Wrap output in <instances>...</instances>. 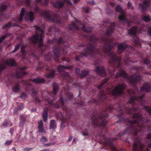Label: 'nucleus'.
Instances as JSON below:
<instances>
[{
	"mask_svg": "<svg viewBox=\"0 0 151 151\" xmlns=\"http://www.w3.org/2000/svg\"><path fill=\"white\" fill-rule=\"evenodd\" d=\"M35 13H38L50 22L60 24L63 22L62 19H61L57 14H54L53 17L51 16L49 11H43L40 9L38 7L35 8Z\"/></svg>",
	"mask_w": 151,
	"mask_h": 151,
	"instance_id": "4",
	"label": "nucleus"
},
{
	"mask_svg": "<svg viewBox=\"0 0 151 151\" xmlns=\"http://www.w3.org/2000/svg\"><path fill=\"white\" fill-rule=\"evenodd\" d=\"M48 31L50 32H52L55 31V27L54 25L52 26L48 29Z\"/></svg>",
	"mask_w": 151,
	"mask_h": 151,
	"instance_id": "46",
	"label": "nucleus"
},
{
	"mask_svg": "<svg viewBox=\"0 0 151 151\" xmlns=\"http://www.w3.org/2000/svg\"><path fill=\"white\" fill-rule=\"evenodd\" d=\"M31 1V0H26L25 5L27 6H30Z\"/></svg>",
	"mask_w": 151,
	"mask_h": 151,
	"instance_id": "54",
	"label": "nucleus"
},
{
	"mask_svg": "<svg viewBox=\"0 0 151 151\" xmlns=\"http://www.w3.org/2000/svg\"><path fill=\"white\" fill-rule=\"evenodd\" d=\"M15 26V24H12L10 22H9L7 24H6L3 27V28L4 29H5L8 27H10L12 26Z\"/></svg>",
	"mask_w": 151,
	"mask_h": 151,
	"instance_id": "39",
	"label": "nucleus"
},
{
	"mask_svg": "<svg viewBox=\"0 0 151 151\" xmlns=\"http://www.w3.org/2000/svg\"><path fill=\"white\" fill-rule=\"evenodd\" d=\"M56 127V124L55 121L54 119L51 120L50 122V129H54Z\"/></svg>",
	"mask_w": 151,
	"mask_h": 151,
	"instance_id": "28",
	"label": "nucleus"
},
{
	"mask_svg": "<svg viewBox=\"0 0 151 151\" xmlns=\"http://www.w3.org/2000/svg\"><path fill=\"white\" fill-rule=\"evenodd\" d=\"M101 63V61L100 60H98L96 61L94 63V65L95 66H97L100 64Z\"/></svg>",
	"mask_w": 151,
	"mask_h": 151,
	"instance_id": "49",
	"label": "nucleus"
},
{
	"mask_svg": "<svg viewBox=\"0 0 151 151\" xmlns=\"http://www.w3.org/2000/svg\"><path fill=\"white\" fill-rule=\"evenodd\" d=\"M45 100L48 102L49 104L50 105H52L53 103V101L52 99H49L48 97H47L45 99Z\"/></svg>",
	"mask_w": 151,
	"mask_h": 151,
	"instance_id": "42",
	"label": "nucleus"
},
{
	"mask_svg": "<svg viewBox=\"0 0 151 151\" xmlns=\"http://www.w3.org/2000/svg\"><path fill=\"white\" fill-rule=\"evenodd\" d=\"M88 4H90L92 5H93L96 4L95 2L93 0L91 1V2H88Z\"/></svg>",
	"mask_w": 151,
	"mask_h": 151,
	"instance_id": "64",
	"label": "nucleus"
},
{
	"mask_svg": "<svg viewBox=\"0 0 151 151\" xmlns=\"http://www.w3.org/2000/svg\"><path fill=\"white\" fill-rule=\"evenodd\" d=\"M52 87L54 94L55 95L58 91V86L55 83H54L52 85Z\"/></svg>",
	"mask_w": 151,
	"mask_h": 151,
	"instance_id": "32",
	"label": "nucleus"
},
{
	"mask_svg": "<svg viewBox=\"0 0 151 151\" xmlns=\"http://www.w3.org/2000/svg\"><path fill=\"white\" fill-rule=\"evenodd\" d=\"M20 97L22 99H24L27 97V94L23 93L20 96Z\"/></svg>",
	"mask_w": 151,
	"mask_h": 151,
	"instance_id": "51",
	"label": "nucleus"
},
{
	"mask_svg": "<svg viewBox=\"0 0 151 151\" xmlns=\"http://www.w3.org/2000/svg\"><path fill=\"white\" fill-rule=\"evenodd\" d=\"M67 12L70 14L71 16L75 19L76 22L78 24L76 25L74 22H72L69 26V29L70 30L78 31L82 29L84 32L86 33H88L91 31L92 28L90 27H86L83 22L78 20L76 18L73 17L70 11H68Z\"/></svg>",
	"mask_w": 151,
	"mask_h": 151,
	"instance_id": "6",
	"label": "nucleus"
},
{
	"mask_svg": "<svg viewBox=\"0 0 151 151\" xmlns=\"http://www.w3.org/2000/svg\"><path fill=\"white\" fill-rule=\"evenodd\" d=\"M37 94V92L35 91L33 89L32 91V92L31 94L32 96L34 97Z\"/></svg>",
	"mask_w": 151,
	"mask_h": 151,
	"instance_id": "59",
	"label": "nucleus"
},
{
	"mask_svg": "<svg viewBox=\"0 0 151 151\" xmlns=\"http://www.w3.org/2000/svg\"><path fill=\"white\" fill-rule=\"evenodd\" d=\"M127 92L131 97L127 106L124 107V109L127 113L134 114V115L129 118L124 119V122L127 124L128 127L123 132H120L118 134V136L121 137L122 135L127 133L129 130L130 132L134 134L136 138L138 130L143 132L146 131V129L151 131V122L147 118L146 119L143 118L140 113H139V110L137 108L127 107L130 104L133 106L136 105L137 103H139L143 105L145 102L143 93L141 96H136L135 92L133 90H128Z\"/></svg>",
	"mask_w": 151,
	"mask_h": 151,
	"instance_id": "1",
	"label": "nucleus"
},
{
	"mask_svg": "<svg viewBox=\"0 0 151 151\" xmlns=\"http://www.w3.org/2000/svg\"><path fill=\"white\" fill-rule=\"evenodd\" d=\"M25 12L26 10L24 8H23L21 10L19 17L16 19H14V21L20 23L23 19V16L25 14Z\"/></svg>",
	"mask_w": 151,
	"mask_h": 151,
	"instance_id": "20",
	"label": "nucleus"
},
{
	"mask_svg": "<svg viewBox=\"0 0 151 151\" xmlns=\"http://www.w3.org/2000/svg\"><path fill=\"white\" fill-rule=\"evenodd\" d=\"M65 97L64 99L63 97L61 96L59 100V102L61 103L62 106L64 105V101L66 102H68L72 99H73L74 97L72 93H68Z\"/></svg>",
	"mask_w": 151,
	"mask_h": 151,
	"instance_id": "12",
	"label": "nucleus"
},
{
	"mask_svg": "<svg viewBox=\"0 0 151 151\" xmlns=\"http://www.w3.org/2000/svg\"><path fill=\"white\" fill-rule=\"evenodd\" d=\"M85 36L90 41L89 45L83 49L79 55L75 58L76 61H78L82 59L83 57L88 56L94 57L96 54L101 55V48L99 49L98 47H96L95 45L96 43L100 42L104 44L103 50L105 54L110 57V60L109 63L111 64V66L113 67L114 64L117 62H118V66L119 67L120 65V58H117L114 52L111 51V48L115 45L111 40L106 38H98L94 35Z\"/></svg>",
	"mask_w": 151,
	"mask_h": 151,
	"instance_id": "2",
	"label": "nucleus"
},
{
	"mask_svg": "<svg viewBox=\"0 0 151 151\" xmlns=\"http://www.w3.org/2000/svg\"><path fill=\"white\" fill-rule=\"evenodd\" d=\"M21 121L20 122L19 124V126L20 127L23 126L24 124V123L26 121V119H22V118H21Z\"/></svg>",
	"mask_w": 151,
	"mask_h": 151,
	"instance_id": "41",
	"label": "nucleus"
},
{
	"mask_svg": "<svg viewBox=\"0 0 151 151\" xmlns=\"http://www.w3.org/2000/svg\"><path fill=\"white\" fill-rule=\"evenodd\" d=\"M104 139L105 142H106V144H108L109 145H111L112 144V142L114 141H116V140L117 139V138L116 137L114 138V139H111V138H108L107 139L105 136L103 137Z\"/></svg>",
	"mask_w": 151,
	"mask_h": 151,
	"instance_id": "26",
	"label": "nucleus"
},
{
	"mask_svg": "<svg viewBox=\"0 0 151 151\" xmlns=\"http://www.w3.org/2000/svg\"><path fill=\"white\" fill-rule=\"evenodd\" d=\"M54 7L60 8L62 7L64 4L71 6L72 4L69 0H57L55 2H51Z\"/></svg>",
	"mask_w": 151,
	"mask_h": 151,
	"instance_id": "9",
	"label": "nucleus"
},
{
	"mask_svg": "<svg viewBox=\"0 0 151 151\" xmlns=\"http://www.w3.org/2000/svg\"><path fill=\"white\" fill-rule=\"evenodd\" d=\"M95 70L97 74L100 76L104 77L106 75L105 69L102 67H98L96 68Z\"/></svg>",
	"mask_w": 151,
	"mask_h": 151,
	"instance_id": "16",
	"label": "nucleus"
},
{
	"mask_svg": "<svg viewBox=\"0 0 151 151\" xmlns=\"http://www.w3.org/2000/svg\"><path fill=\"white\" fill-rule=\"evenodd\" d=\"M71 68L70 66H65L63 65H60L58 66L57 69L59 71H63L66 69H70Z\"/></svg>",
	"mask_w": 151,
	"mask_h": 151,
	"instance_id": "24",
	"label": "nucleus"
},
{
	"mask_svg": "<svg viewBox=\"0 0 151 151\" xmlns=\"http://www.w3.org/2000/svg\"><path fill=\"white\" fill-rule=\"evenodd\" d=\"M6 63L9 65L12 66H14L16 64L14 60L13 59L8 60L6 61Z\"/></svg>",
	"mask_w": 151,
	"mask_h": 151,
	"instance_id": "30",
	"label": "nucleus"
},
{
	"mask_svg": "<svg viewBox=\"0 0 151 151\" xmlns=\"http://www.w3.org/2000/svg\"><path fill=\"white\" fill-rule=\"evenodd\" d=\"M32 148H28L27 147L24 148V151H30L32 150L33 149Z\"/></svg>",
	"mask_w": 151,
	"mask_h": 151,
	"instance_id": "60",
	"label": "nucleus"
},
{
	"mask_svg": "<svg viewBox=\"0 0 151 151\" xmlns=\"http://www.w3.org/2000/svg\"><path fill=\"white\" fill-rule=\"evenodd\" d=\"M27 67H26L21 68L13 76L17 78H21L24 74H26L24 70Z\"/></svg>",
	"mask_w": 151,
	"mask_h": 151,
	"instance_id": "15",
	"label": "nucleus"
},
{
	"mask_svg": "<svg viewBox=\"0 0 151 151\" xmlns=\"http://www.w3.org/2000/svg\"><path fill=\"white\" fill-rule=\"evenodd\" d=\"M108 116L106 112H102L100 114L99 113H94L92 118V121L95 125L104 127L107 123L106 120Z\"/></svg>",
	"mask_w": 151,
	"mask_h": 151,
	"instance_id": "5",
	"label": "nucleus"
},
{
	"mask_svg": "<svg viewBox=\"0 0 151 151\" xmlns=\"http://www.w3.org/2000/svg\"><path fill=\"white\" fill-rule=\"evenodd\" d=\"M25 46H22L21 47V52L23 55H25V51L24 50Z\"/></svg>",
	"mask_w": 151,
	"mask_h": 151,
	"instance_id": "53",
	"label": "nucleus"
},
{
	"mask_svg": "<svg viewBox=\"0 0 151 151\" xmlns=\"http://www.w3.org/2000/svg\"><path fill=\"white\" fill-rule=\"evenodd\" d=\"M33 27L35 28L36 33L35 35L29 38V40L33 44H36L39 41V36H40L39 46H42L43 44V41L42 38L44 36L43 35L44 31L41 29L40 27L36 25H34Z\"/></svg>",
	"mask_w": 151,
	"mask_h": 151,
	"instance_id": "7",
	"label": "nucleus"
},
{
	"mask_svg": "<svg viewBox=\"0 0 151 151\" xmlns=\"http://www.w3.org/2000/svg\"><path fill=\"white\" fill-rule=\"evenodd\" d=\"M88 71L87 70H83L81 71L80 77L82 78L86 76L88 74Z\"/></svg>",
	"mask_w": 151,
	"mask_h": 151,
	"instance_id": "31",
	"label": "nucleus"
},
{
	"mask_svg": "<svg viewBox=\"0 0 151 151\" xmlns=\"http://www.w3.org/2000/svg\"><path fill=\"white\" fill-rule=\"evenodd\" d=\"M47 108H46L44 109L43 113L42 114V117L43 120L44 122H46L47 120Z\"/></svg>",
	"mask_w": 151,
	"mask_h": 151,
	"instance_id": "25",
	"label": "nucleus"
},
{
	"mask_svg": "<svg viewBox=\"0 0 151 151\" xmlns=\"http://www.w3.org/2000/svg\"><path fill=\"white\" fill-rule=\"evenodd\" d=\"M126 85L124 83L117 85L112 91L111 92L112 94L115 96L122 95L123 94L124 89Z\"/></svg>",
	"mask_w": 151,
	"mask_h": 151,
	"instance_id": "10",
	"label": "nucleus"
},
{
	"mask_svg": "<svg viewBox=\"0 0 151 151\" xmlns=\"http://www.w3.org/2000/svg\"><path fill=\"white\" fill-rule=\"evenodd\" d=\"M45 69L48 71H51L50 73H49L47 75V77L48 78H52L54 76L55 74V69H51L48 66H47Z\"/></svg>",
	"mask_w": 151,
	"mask_h": 151,
	"instance_id": "21",
	"label": "nucleus"
},
{
	"mask_svg": "<svg viewBox=\"0 0 151 151\" xmlns=\"http://www.w3.org/2000/svg\"><path fill=\"white\" fill-rule=\"evenodd\" d=\"M20 45L19 44H17L15 46V48L12 52V53H14L19 48Z\"/></svg>",
	"mask_w": 151,
	"mask_h": 151,
	"instance_id": "44",
	"label": "nucleus"
},
{
	"mask_svg": "<svg viewBox=\"0 0 151 151\" xmlns=\"http://www.w3.org/2000/svg\"><path fill=\"white\" fill-rule=\"evenodd\" d=\"M108 80L109 79L108 78H105L104 79L103 81L101 84L98 86V88L100 89L101 88V87L102 86H103V85L105 83L108 81Z\"/></svg>",
	"mask_w": 151,
	"mask_h": 151,
	"instance_id": "38",
	"label": "nucleus"
},
{
	"mask_svg": "<svg viewBox=\"0 0 151 151\" xmlns=\"http://www.w3.org/2000/svg\"><path fill=\"white\" fill-rule=\"evenodd\" d=\"M128 45L126 42H123L119 44L118 45V52L119 53H121L124 52L127 47Z\"/></svg>",
	"mask_w": 151,
	"mask_h": 151,
	"instance_id": "17",
	"label": "nucleus"
},
{
	"mask_svg": "<svg viewBox=\"0 0 151 151\" xmlns=\"http://www.w3.org/2000/svg\"><path fill=\"white\" fill-rule=\"evenodd\" d=\"M108 24H109V25L110 26V27L106 30V35L107 36H109L112 34L115 27L114 23H109Z\"/></svg>",
	"mask_w": 151,
	"mask_h": 151,
	"instance_id": "19",
	"label": "nucleus"
},
{
	"mask_svg": "<svg viewBox=\"0 0 151 151\" xmlns=\"http://www.w3.org/2000/svg\"><path fill=\"white\" fill-rule=\"evenodd\" d=\"M44 64L42 63H40L39 65L37 66V69H40L43 67Z\"/></svg>",
	"mask_w": 151,
	"mask_h": 151,
	"instance_id": "56",
	"label": "nucleus"
},
{
	"mask_svg": "<svg viewBox=\"0 0 151 151\" xmlns=\"http://www.w3.org/2000/svg\"><path fill=\"white\" fill-rule=\"evenodd\" d=\"M119 76H122L127 79L128 81L132 84L134 88L137 91L138 93H142L144 91L148 92L151 91V86L147 83H146L143 85V86L141 88L139 92L138 88H137L136 84L137 82L139 81L140 80L141 76H140L134 74L132 76L129 77L124 70H119V73H117L116 74L115 77L116 78H117Z\"/></svg>",
	"mask_w": 151,
	"mask_h": 151,
	"instance_id": "3",
	"label": "nucleus"
},
{
	"mask_svg": "<svg viewBox=\"0 0 151 151\" xmlns=\"http://www.w3.org/2000/svg\"><path fill=\"white\" fill-rule=\"evenodd\" d=\"M133 151H149L147 147L143 145L142 141L137 138L133 145Z\"/></svg>",
	"mask_w": 151,
	"mask_h": 151,
	"instance_id": "8",
	"label": "nucleus"
},
{
	"mask_svg": "<svg viewBox=\"0 0 151 151\" xmlns=\"http://www.w3.org/2000/svg\"><path fill=\"white\" fill-rule=\"evenodd\" d=\"M63 77L66 80H68L70 78V75L67 72H63Z\"/></svg>",
	"mask_w": 151,
	"mask_h": 151,
	"instance_id": "36",
	"label": "nucleus"
},
{
	"mask_svg": "<svg viewBox=\"0 0 151 151\" xmlns=\"http://www.w3.org/2000/svg\"><path fill=\"white\" fill-rule=\"evenodd\" d=\"M34 14L32 11L30 12L29 13H27L26 16L27 17V19H29L31 22H32L34 19Z\"/></svg>",
	"mask_w": 151,
	"mask_h": 151,
	"instance_id": "27",
	"label": "nucleus"
},
{
	"mask_svg": "<svg viewBox=\"0 0 151 151\" xmlns=\"http://www.w3.org/2000/svg\"><path fill=\"white\" fill-rule=\"evenodd\" d=\"M7 8L6 6L2 4L0 5V15H3L2 12Z\"/></svg>",
	"mask_w": 151,
	"mask_h": 151,
	"instance_id": "33",
	"label": "nucleus"
},
{
	"mask_svg": "<svg viewBox=\"0 0 151 151\" xmlns=\"http://www.w3.org/2000/svg\"><path fill=\"white\" fill-rule=\"evenodd\" d=\"M82 134L83 136H87L88 135V130L86 129L82 132Z\"/></svg>",
	"mask_w": 151,
	"mask_h": 151,
	"instance_id": "52",
	"label": "nucleus"
},
{
	"mask_svg": "<svg viewBox=\"0 0 151 151\" xmlns=\"http://www.w3.org/2000/svg\"><path fill=\"white\" fill-rule=\"evenodd\" d=\"M19 87V84L18 83H16L15 85L12 87V89L13 91L15 92H19L20 90Z\"/></svg>",
	"mask_w": 151,
	"mask_h": 151,
	"instance_id": "29",
	"label": "nucleus"
},
{
	"mask_svg": "<svg viewBox=\"0 0 151 151\" xmlns=\"http://www.w3.org/2000/svg\"><path fill=\"white\" fill-rule=\"evenodd\" d=\"M143 20L146 22H149L151 19L150 16L147 15L144 16L143 17Z\"/></svg>",
	"mask_w": 151,
	"mask_h": 151,
	"instance_id": "37",
	"label": "nucleus"
},
{
	"mask_svg": "<svg viewBox=\"0 0 151 151\" xmlns=\"http://www.w3.org/2000/svg\"><path fill=\"white\" fill-rule=\"evenodd\" d=\"M61 49V47L59 46L54 47H53V51L55 57L54 58L56 61H57V59L60 57Z\"/></svg>",
	"mask_w": 151,
	"mask_h": 151,
	"instance_id": "14",
	"label": "nucleus"
},
{
	"mask_svg": "<svg viewBox=\"0 0 151 151\" xmlns=\"http://www.w3.org/2000/svg\"><path fill=\"white\" fill-rule=\"evenodd\" d=\"M65 41H64L63 38L61 37H60L58 41V43L59 44H61L62 43H64Z\"/></svg>",
	"mask_w": 151,
	"mask_h": 151,
	"instance_id": "43",
	"label": "nucleus"
},
{
	"mask_svg": "<svg viewBox=\"0 0 151 151\" xmlns=\"http://www.w3.org/2000/svg\"><path fill=\"white\" fill-rule=\"evenodd\" d=\"M13 125V124L11 121L8 119H5L4 122L1 125L0 128L3 129L7 127H11Z\"/></svg>",
	"mask_w": 151,
	"mask_h": 151,
	"instance_id": "18",
	"label": "nucleus"
},
{
	"mask_svg": "<svg viewBox=\"0 0 151 151\" xmlns=\"http://www.w3.org/2000/svg\"><path fill=\"white\" fill-rule=\"evenodd\" d=\"M107 96L104 92H102L100 93V96L99 99L103 100L106 98Z\"/></svg>",
	"mask_w": 151,
	"mask_h": 151,
	"instance_id": "35",
	"label": "nucleus"
},
{
	"mask_svg": "<svg viewBox=\"0 0 151 151\" xmlns=\"http://www.w3.org/2000/svg\"><path fill=\"white\" fill-rule=\"evenodd\" d=\"M127 6L128 8L129 9H132L134 8L133 6L132 5L131 3L130 2H128Z\"/></svg>",
	"mask_w": 151,
	"mask_h": 151,
	"instance_id": "47",
	"label": "nucleus"
},
{
	"mask_svg": "<svg viewBox=\"0 0 151 151\" xmlns=\"http://www.w3.org/2000/svg\"><path fill=\"white\" fill-rule=\"evenodd\" d=\"M145 141H148V142H150L151 141V134H148L147 135V137Z\"/></svg>",
	"mask_w": 151,
	"mask_h": 151,
	"instance_id": "45",
	"label": "nucleus"
},
{
	"mask_svg": "<svg viewBox=\"0 0 151 151\" xmlns=\"http://www.w3.org/2000/svg\"><path fill=\"white\" fill-rule=\"evenodd\" d=\"M148 34L150 36H151V26L148 27Z\"/></svg>",
	"mask_w": 151,
	"mask_h": 151,
	"instance_id": "61",
	"label": "nucleus"
},
{
	"mask_svg": "<svg viewBox=\"0 0 151 151\" xmlns=\"http://www.w3.org/2000/svg\"><path fill=\"white\" fill-rule=\"evenodd\" d=\"M145 110L148 112L149 114L151 116V108L149 106H145L144 107Z\"/></svg>",
	"mask_w": 151,
	"mask_h": 151,
	"instance_id": "40",
	"label": "nucleus"
},
{
	"mask_svg": "<svg viewBox=\"0 0 151 151\" xmlns=\"http://www.w3.org/2000/svg\"><path fill=\"white\" fill-rule=\"evenodd\" d=\"M111 149L112 150V151H118L116 147L114 146V145H111Z\"/></svg>",
	"mask_w": 151,
	"mask_h": 151,
	"instance_id": "55",
	"label": "nucleus"
},
{
	"mask_svg": "<svg viewBox=\"0 0 151 151\" xmlns=\"http://www.w3.org/2000/svg\"><path fill=\"white\" fill-rule=\"evenodd\" d=\"M38 132H44V129L42 124V120H40L38 122Z\"/></svg>",
	"mask_w": 151,
	"mask_h": 151,
	"instance_id": "23",
	"label": "nucleus"
},
{
	"mask_svg": "<svg viewBox=\"0 0 151 151\" xmlns=\"http://www.w3.org/2000/svg\"><path fill=\"white\" fill-rule=\"evenodd\" d=\"M144 62L145 64L147 65L148 64L150 63V61L148 59H145L144 60Z\"/></svg>",
	"mask_w": 151,
	"mask_h": 151,
	"instance_id": "58",
	"label": "nucleus"
},
{
	"mask_svg": "<svg viewBox=\"0 0 151 151\" xmlns=\"http://www.w3.org/2000/svg\"><path fill=\"white\" fill-rule=\"evenodd\" d=\"M32 81L34 83L37 84L41 83H44L45 80L43 78L39 77L33 79L32 80Z\"/></svg>",
	"mask_w": 151,
	"mask_h": 151,
	"instance_id": "22",
	"label": "nucleus"
},
{
	"mask_svg": "<svg viewBox=\"0 0 151 151\" xmlns=\"http://www.w3.org/2000/svg\"><path fill=\"white\" fill-rule=\"evenodd\" d=\"M116 10L117 12L120 13L121 15L119 16V19L121 21L125 22L126 21V14L124 11H123L120 5H118L116 6Z\"/></svg>",
	"mask_w": 151,
	"mask_h": 151,
	"instance_id": "11",
	"label": "nucleus"
},
{
	"mask_svg": "<svg viewBox=\"0 0 151 151\" xmlns=\"http://www.w3.org/2000/svg\"><path fill=\"white\" fill-rule=\"evenodd\" d=\"M13 140H7L6 141L5 144V145H10L12 142Z\"/></svg>",
	"mask_w": 151,
	"mask_h": 151,
	"instance_id": "50",
	"label": "nucleus"
},
{
	"mask_svg": "<svg viewBox=\"0 0 151 151\" xmlns=\"http://www.w3.org/2000/svg\"><path fill=\"white\" fill-rule=\"evenodd\" d=\"M40 140L42 143H44L47 141V139L45 137H43Z\"/></svg>",
	"mask_w": 151,
	"mask_h": 151,
	"instance_id": "48",
	"label": "nucleus"
},
{
	"mask_svg": "<svg viewBox=\"0 0 151 151\" xmlns=\"http://www.w3.org/2000/svg\"><path fill=\"white\" fill-rule=\"evenodd\" d=\"M137 31V28L135 27H132L130 29L128 30L129 34L135 37V40L134 39V44L136 45H137L139 42V39L138 37L136 36Z\"/></svg>",
	"mask_w": 151,
	"mask_h": 151,
	"instance_id": "13",
	"label": "nucleus"
},
{
	"mask_svg": "<svg viewBox=\"0 0 151 151\" xmlns=\"http://www.w3.org/2000/svg\"><path fill=\"white\" fill-rule=\"evenodd\" d=\"M51 57L52 56L50 53H49L48 54L45 55L44 56L45 60L47 61L50 60Z\"/></svg>",
	"mask_w": 151,
	"mask_h": 151,
	"instance_id": "34",
	"label": "nucleus"
},
{
	"mask_svg": "<svg viewBox=\"0 0 151 151\" xmlns=\"http://www.w3.org/2000/svg\"><path fill=\"white\" fill-rule=\"evenodd\" d=\"M75 72L78 74H79L80 73V70L78 68H76L75 70Z\"/></svg>",
	"mask_w": 151,
	"mask_h": 151,
	"instance_id": "63",
	"label": "nucleus"
},
{
	"mask_svg": "<svg viewBox=\"0 0 151 151\" xmlns=\"http://www.w3.org/2000/svg\"><path fill=\"white\" fill-rule=\"evenodd\" d=\"M5 66L4 65H0V74L2 71V70L5 69Z\"/></svg>",
	"mask_w": 151,
	"mask_h": 151,
	"instance_id": "57",
	"label": "nucleus"
},
{
	"mask_svg": "<svg viewBox=\"0 0 151 151\" xmlns=\"http://www.w3.org/2000/svg\"><path fill=\"white\" fill-rule=\"evenodd\" d=\"M6 38V36H3L0 38V43H1L3 40Z\"/></svg>",
	"mask_w": 151,
	"mask_h": 151,
	"instance_id": "62",
	"label": "nucleus"
}]
</instances>
